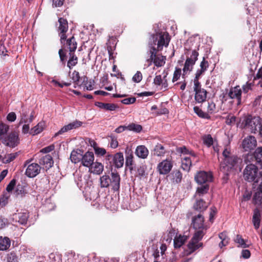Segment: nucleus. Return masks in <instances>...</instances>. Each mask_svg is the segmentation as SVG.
Masks as SVG:
<instances>
[{
  "label": "nucleus",
  "instance_id": "1",
  "mask_svg": "<svg viewBox=\"0 0 262 262\" xmlns=\"http://www.w3.org/2000/svg\"><path fill=\"white\" fill-rule=\"evenodd\" d=\"M260 123L261 119L259 117L247 115L240 118L239 121L237 123V126L252 133H255Z\"/></svg>",
  "mask_w": 262,
  "mask_h": 262
},
{
  "label": "nucleus",
  "instance_id": "2",
  "mask_svg": "<svg viewBox=\"0 0 262 262\" xmlns=\"http://www.w3.org/2000/svg\"><path fill=\"white\" fill-rule=\"evenodd\" d=\"M170 38L168 33L166 32H161L153 34L149 40L150 49L152 47L157 46L156 51L162 50L164 47H167L170 42Z\"/></svg>",
  "mask_w": 262,
  "mask_h": 262
},
{
  "label": "nucleus",
  "instance_id": "3",
  "mask_svg": "<svg viewBox=\"0 0 262 262\" xmlns=\"http://www.w3.org/2000/svg\"><path fill=\"white\" fill-rule=\"evenodd\" d=\"M224 157V161L221 162L220 169L224 172L229 171L232 169L240 160L237 156L232 155L229 148L226 147L223 152Z\"/></svg>",
  "mask_w": 262,
  "mask_h": 262
},
{
  "label": "nucleus",
  "instance_id": "4",
  "mask_svg": "<svg viewBox=\"0 0 262 262\" xmlns=\"http://www.w3.org/2000/svg\"><path fill=\"white\" fill-rule=\"evenodd\" d=\"M99 181L101 188H107L111 186L115 191L119 189L120 178L117 173L112 172L111 178L108 175H103L100 178Z\"/></svg>",
  "mask_w": 262,
  "mask_h": 262
},
{
  "label": "nucleus",
  "instance_id": "5",
  "mask_svg": "<svg viewBox=\"0 0 262 262\" xmlns=\"http://www.w3.org/2000/svg\"><path fill=\"white\" fill-rule=\"evenodd\" d=\"M155 47H152L149 51L148 52L150 55L149 58L146 60L147 64H145L144 68L148 67L150 66L153 62L156 67H160L163 66L165 63L166 56H163L161 54H157Z\"/></svg>",
  "mask_w": 262,
  "mask_h": 262
},
{
  "label": "nucleus",
  "instance_id": "6",
  "mask_svg": "<svg viewBox=\"0 0 262 262\" xmlns=\"http://www.w3.org/2000/svg\"><path fill=\"white\" fill-rule=\"evenodd\" d=\"M32 159L26 160L24 164L26 167L25 174L30 178H33L36 177L40 172V166L36 163H31Z\"/></svg>",
  "mask_w": 262,
  "mask_h": 262
},
{
  "label": "nucleus",
  "instance_id": "7",
  "mask_svg": "<svg viewBox=\"0 0 262 262\" xmlns=\"http://www.w3.org/2000/svg\"><path fill=\"white\" fill-rule=\"evenodd\" d=\"M203 236L204 235L202 232L195 231L191 241L187 245V247L189 250V254L193 253L199 248L203 247V243L200 242V241Z\"/></svg>",
  "mask_w": 262,
  "mask_h": 262
},
{
  "label": "nucleus",
  "instance_id": "8",
  "mask_svg": "<svg viewBox=\"0 0 262 262\" xmlns=\"http://www.w3.org/2000/svg\"><path fill=\"white\" fill-rule=\"evenodd\" d=\"M192 225L195 231L202 232L204 235L208 227L204 225V218L201 213L194 215L192 218Z\"/></svg>",
  "mask_w": 262,
  "mask_h": 262
},
{
  "label": "nucleus",
  "instance_id": "9",
  "mask_svg": "<svg viewBox=\"0 0 262 262\" xmlns=\"http://www.w3.org/2000/svg\"><path fill=\"white\" fill-rule=\"evenodd\" d=\"M198 56L199 53L196 50L191 51L190 56L187 58L183 69V76L192 70L193 66L198 60Z\"/></svg>",
  "mask_w": 262,
  "mask_h": 262
},
{
  "label": "nucleus",
  "instance_id": "10",
  "mask_svg": "<svg viewBox=\"0 0 262 262\" xmlns=\"http://www.w3.org/2000/svg\"><path fill=\"white\" fill-rule=\"evenodd\" d=\"M193 90L195 92V101L198 103L204 102L207 97V91L201 88V83L198 79H194Z\"/></svg>",
  "mask_w": 262,
  "mask_h": 262
},
{
  "label": "nucleus",
  "instance_id": "11",
  "mask_svg": "<svg viewBox=\"0 0 262 262\" xmlns=\"http://www.w3.org/2000/svg\"><path fill=\"white\" fill-rule=\"evenodd\" d=\"M2 143L7 146L14 148L19 143L18 134L16 132H12L4 138Z\"/></svg>",
  "mask_w": 262,
  "mask_h": 262
},
{
  "label": "nucleus",
  "instance_id": "12",
  "mask_svg": "<svg viewBox=\"0 0 262 262\" xmlns=\"http://www.w3.org/2000/svg\"><path fill=\"white\" fill-rule=\"evenodd\" d=\"M106 160L112 165H114L117 168H121L124 164V157L122 152H117L115 155H107Z\"/></svg>",
  "mask_w": 262,
  "mask_h": 262
},
{
  "label": "nucleus",
  "instance_id": "13",
  "mask_svg": "<svg viewBox=\"0 0 262 262\" xmlns=\"http://www.w3.org/2000/svg\"><path fill=\"white\" fill-rule=\"evenodd\" d=\"M58 24L57 31L60 37V42L63 43L67 37L66 33L69 29L68 23L66 19L61 17L58 19Z\"/></svg>",
  "mask_w": 262,
  "mask_h": 262
},
{
  "label": "nucleus",
  "instance_id": "14",
  "mask_svg": "<svg viewBox=\"0 0 262 262\" xmlns=\"http://www.w3.org/2000/svg\"><path fill=\"white\" fill-rule=\"evenodd\" d=\"M172 167V161L169 159H166L158 164L157 170L160 174L166 175L169 173Z\"/></svg>",
  "mask_w": 262,
  "mask_h": 262
},
{
  "label": "nucleus",
  "instance_id": "15",
  "mask_svg": "<svg viewBox=\"0 0 262 262\" xmlns=\"http://www.w3.org/2000/svg\"><path fill=\"white\" fill-rule=\"evenodd\" d=\"M257 145L255 137L250 135L245 138L242 141V147L245 151H249L254 149Z\"/></svg>",
  "mask_w": 262,
  "mask_h": 262
},
{
  "label": "nucleus",
  "instance_id": "16",
  "mask_svg": "<svg viewBox=\"0 0 262 262\" xmlns=\"http://www.w3.org/2000/svg\"><path fill=\"white\" fill-rule=\"evenodd\" d=\"M194 179L197 183L202 184L211 182L212 180V174L210 172L200 171L195 176Z\"/></svg>",
  "mask_w": 262,
  "mask_h": 262
},
{
  "label": "nucleus",
  "instance_id": "17",
  "mask_svg": "<svg viewBox=\"0 0 262 262\" xmlns=\"http://www.w3.org/2000/svg\"><path fill=\"white\" fill-rule=\"evenodd\" d=\"M168 73L165 70L163 71L162 75H156L154 79V83L161 87V89L166 90L168 87L167 79L166 78Z\"/></svg>",
  "mask_w": 262,
  "mask_h": 262
},
{
  "label": "nucleus",
  "instance_id": "18",
  "mask_svg": "<svg viewBox=\"0 0 262 262\" xmlns=\"http://www.w3.org/2000/svg\"><path fill=\"white\" fill-rule=\"evenodd\" d=\"M228 96L231 99L236 100L237 105L241 104L242 90L239 86H236L231 88L228 93Z\"/></svg>",
  "mask_w": 262,
  "mask_h": 262
},
{
  "label": "nucleus",
  "instance_id": "19",
  "mask_svg": "<svg viewBox=\"0 0 262 262\" xmlns=\"http://www.w3.org/2000/svg\"><path fill=\"white\" fill-rule=\"evenodd\" d=\"M94 155L93 152L87 151L82 155L81 164L83 166L89 167L94 162Z\"/></svg>",
  "mask_w": 262,
  "mask_h": 262
},
{
  "label": "nucleus",
  "instance_id": "20",
  "mask_svg": "<svg viewBox=\"0 0 262 262\" xmlns=\"http://www.w3.org/2000/svg\"><path fill=\"white\" fill-rule=\"evenodd\" d=\"M104 166L101 163L95 162L89 167V171L96 174H100L103 171Z\"/></svg>",
  "mask_w": 262,
  "mask_h": 262
},
{
  "label": "nucleus",
  "instance_id": "21",
  "mask_svg": "<svg viewBox=\"0 0 262 262\" xmlns=\"http://www.w3.org/2000/svg\"><path fill=\"white\" fill-rule=\"evenodd\" d=\"M83 151L80 149L73 150L70 155V159L75 164L81 162Z\"/></svg>",
  "mask_w": 262,
  "mask_h": 262
},
{
  "label": "nucleus",
  "instance_id": "22",
  "mask_svg": "<svg viewBox=\"0 0 262 262\" xmlns=\"http://www.w3.org/2000/svg\"><path fill=\"white\" fill-rule=\"evenodd\" d=\"M188 239V236L182 234H176L173 239L174 247L179 248L184 244Z\"/></svg>",
  "mask_w": 262,
  "mask_h": 262
},
{
  "label": "nucleus",
  "instance_id": "23",
  "mask_svg": "<svg viewBox=\"0 0 262 262\" xmlns=\"http://www.w3.org/2000/svg\"><path fill=\"white\" fill-rule=\"evenodd\" d=\"M136 156L141 159H146L149 154L148 149L144 145H139L135 150Z\"/></svg>",
  "mask_w": 262,
  "mask_h": 262
},
{
  "label": "nucleus",
  "instance_id": "24",
  "mask_svg": "<svg viewBox=\"0 0 262 262\" xmlns=\"http://www.w3.org/2000/svg\"><path fill=\"white\" fill-rule=\"evenodd\" d=\"M40 165H43L46 168L49 169L53 164L52 157L50 155H47L42 157L39 160Z\"/></svg>",
  "mask_w": 262,
  "mask_h": 262
},
{
  "label": "nucleus",
  "instance_id": "25",
  "mask_svg": "<svg viewBox=\"0 0 262 262\" xmlns=\"http://www.w3.org/2000/svg\"><path fill=\"white\" fill-rule=\"evenodd\" d=\"M208 67V62L205 60V57H203V59L200 63V69H198L195 73L194 79L199 80V77L207 70Z\"/></svg>",
  "mask_w": 262,
  "mask_h": 262
},
{
  "label": "nucleus",
  "instance_id": "26",
  "mask_svg": "<svg viewBox=\"0 0 262 262\" xmlns=\"http://www.w3.org/2000/svg\"><path fill=\"white\" fill-rule=\"evenodd\" d=\"M191 156H184L182 157L181 167L184 170L188 171L192 165V158Z\"/></svg>",
  "mask_w": 262,
  "mask_h": 262
},
{
  "label": "nucleus",
  "instance_id": "27",
  "mask_svg": "<svg viewBox=\"0 0 262 262\" xmlns=\"http://www.w3.org/2000/svg\"><path fill=\"white\" fill-rule=\"evenodd\" d=\"M208 207V205L203 200H197L193 205V208L195 210L201 213L205 211Z\"/></svg>",
  "mask_w": 262,
  "mask_h": 262
},
{
  "label": "nucleus",
  "instance_id": "28",
  "mask_svg": "<svg viewBox=\"0 0 262 262\" xmlns=\"http://www.w3.org/2000/svg\"><path fill=\"white\" fill-rule=\"evenodd\" d=\"M260 213L258 209H255L253 212L252 222L255 229H258L260 226Z\"/></svg>",
  "mask_w": 262,
  "mask_h": 262
},
{
  "label": "nucleus",
  "instance_id": "29",
  "mask_svg": "<svg viewBox=\"0 0 262 262\" xmlns=\"http://www.w3.org/2000/svg\"><path fill=\"white\" fill-rule=\"evenodd\" d=\"M11 245V241L8 237H0V250L6 251L8 250Z\"/></svg>",
  "mask_w": 262,
  "mask_h": 262
},
{
  "label": "nucleus",
  "instance_id": "30",
  "mask_svg": "<svg viewBox=\"0 0 262 262\" xmlns=\"http://www.w3.org/2000/svg\"><path fill=\"white\" fill-rule=\"evenodd\" d=\"M77 176H78V178H77L76 177H75V181L77 183L78 187H79L80 189L83 187L85 191H87L88 189H90L91 188L90 187H89V188H86L84 186V184L85 183V180L84 179H83L81 176H79V174H77ZM87 184L88 185H89L90 186H91L92 184V181H90V182H87Z\"/></svg>",
  "mask_w": 262,
  "mask_h": 262
},
{
  "label": "nucleus",
  "instance_id": "31",
  "mask_svg": "<svg viewBox=\"0 0 262 262\" xmlns=\"http://www.w3.org/2000/svg\"><path fill=\"white\" fill-rule=\"evenodd\" d=\"M166 153V150L163 145L157 144L154 149V155L158 157H163Z\"/></svg>",
  "mask_w": 262,
  "mask_h": 262
},
{
  "label": "nucleus",
  "instance_id": "32",
  "mask_svg": "<svg viewBox=\"0 0 262 262\" xmlns=\"http://www.w3.org/2000/svg\"><path fill=\"white\" fill-rule=\"evenodd\" d=\"M29 217L28 213L27 212H19L15 214V218L18 223L24 225L27 223Z\"/></svg>",
  "mask_w": 262,
  "mask_h": 262
},
{
  "label": "nucleus",
  "instance_id": "33",
  "mask_svg": "<svg viewBox=\"0 0 262 262\" xmlns=\"http://www.w3.org/2000/svg\"><path fill=\"white\" fill-rule=\"evenodd\" d=\"M171 181L173 183H179L182 179V174L179 170H174L171 173Z\"/></svg>",
  "mask_w": 262,
  "mask_h": 262
},
{
  "label": "nucleus",
  "instance_id": "34",
  "mask_svg": "<svg viewBox=\"0 0 262 262\" xmlns=\"http://www.w3.org/2000/svg\"><path fill=\"white\" fill-rule=\"evenodd\" d=\"M45 126V123L44 122H40L31 129L30 133L33 135H37L43 130Z\"/></svg>",
  "mask_w": 262,
  "mask_h": 262
},
{
  "label": "nucleus",
  "instance_id": "35",
  "mask_svg": "<svg viewBox=\"0 0 262 262\" xmlns=\"http://www.w3.org/2000/svg\"><path fill=\"white\" fill-rule=\"evenodd\" d=\"M69 55L70 57L67 63V66L70 69H71L73 67L77 64L78 62V58L74 53L70 52Z\"/></svg>",
  "mask_w": 262,
  "mask_h": 262
},
{
  "label": "nucleus",
  "instance_id": "36",
  "mask_svg": "<svg viewBox=\"0 0 262 262\" xmlns=\"http://www.w3.org/2000/svg\"><path fill=\"white\" fill-rule=\"evenodd\" d=\"M67 45L68 47L70 52H73L76 50L77 49V43L74 37L72 36L70 38L67 39Z\"/></svg>",
  "mask_w": 262,
  "mask_h": 262
},
{
  "label": "nucleus",
  "instance_id": "37",
  "mask_svg": "<svg viewBox=\"0 0 262 262\" xmlns=\"http://www.w3.org/2000/svg\"><path fill=\"white\" fill-rule=\"evenodd\" d=\"M18 155V152L7 154L5 155L3 158L2 157V159L1 161H2V162L5 164L9 163L13 161L17 157Z\"/></svg>",
  "mask_w": 262,
  "mask_h": 262
},
{
  "label": "nucleus",
  "instance_id": "38",
  "mask_svg": "<svg viewBox=\"0 0 262 262\" xmlns=\"http://www.w3.org/2000/svg\"><path fill=\"white\" fill-rule=\"evenodd\" d=\"M126 129L129 131H133L134 132L139 133H140L142 130V127L140 124L132 123L126 126Z\"/></svg>",
  "mask_w": 262,
  "mask_h": 262
},
{
  "label": "nucleus",
  "instance_id": "39",
  "mask_svg": "<svg viewBox=\"0 0 262 262\" xmlns=\"http://www.w3.org/2000/svg\"><path fill=\"white\" fill-rule=\"evenodd\" d=\"M125 164L127 166H130L133 164V151L130 149H127L125 151Z\"/></svg>",
  "mask_w": 262,
  "mask_h": 262
},
{
  "label": "nucleus",
  "instance_id": "40",
  "mask_svg": "<svg viewBox=\"0 0 262 262\" xmlns=\"http://www.w3.org/2000/svg\"><path fill=\"white\" fill-rule=\"evenodd\" d=\"M178 151H180L182 154H183L182 157L191 156L193 159L196 158L195 154L192 152V151H189L185 146H183L179 148Z\"/></svg>",
  "mask_w": 262,
  "mask_h": 262
},
{
  "label": "nucleus",
  "instance_id": "41",
  "mask_svg": "<svg viewBox=\"0 0 262 262\" xmlns=\"http://www.w3.org/2000/svg\"><path fill=\"white\" fill-rule=\"evenodd\" d=\"M253 155L257 162L261 163V166H262V146L257 147L255 149Z\"/></svg>",
  "mask_w": 262,
  "mask_h": 262
},
{
  "label": "nucleus",
  "instance_id": "42",
  "mask_svg": "<svg viewBox=\"0 0 262 262\" xmlns=\"http://www.w3.org/2000/svg\"><path fill=\"white\" fill-rule=\"evenodd\" d=\"M234 241L236 243L238 244V245L237 246L238 247H240L243 248L249 247V245L246 243L244 239L239 235H236V238L234 239Z\"/></svg>",
  "mask_w": 262,
  "mask_h": 262
},
{
  "label": "nucleus",
  "instance_id": "43",
  "mask_svg": "<svg viewBox=\"0 0 262 262\" xmlns=\"http://www.w3.org/2000/svg\"><path fill=\"white\" fill-rule=\"evenodd\" d=\"M208 190L209 185L207 184L199 187L197 189L195 193V196H196L197 195H199L200 196L203 195L206 193L208 192Z\"/></svg>",
  "mask_w": 262,
  "mask_h": 262
},
{
  "label": "nucleus",
  "instance_id": "44",
  "mask_svg": "<svg viewBox=\"0 0 262 262\" xmlns=\"http://www.w3.org/2000/svg\"><path fill=\"white\" fill-rule=\"evenodd\" d=\"M253 201L256 204L260 205L262 203V191L259 190L256 192L253 196Z\"/></svg>",
  "mask_w": 262,
  "mask_h": 262
},
{
  "label": "nucleus",
  "instance_id": "45",
  "mask_svg": "<svg viewBox=\"0 0 262 262\" xmlns=\"http://www.w3.org/2000/svg\"><path fill=\"white\" fill-rule=\"evenodd\" d=\"M203 143L208 147L213 144V140L210 135L205 136L203 138Z\"/></svg>",
  "mask_w": 262,
  "mask_h": 262
},
{
  "label": "nucleus",
  "instance_id": "46",
  "mask_svg": "<svg viewBox=\"0 0 262 262\" xmlns=\"http://www.w3.org/2000/svg\"><path fill=\"white\" fill-rule=\"evenodd\" d=\"M194 112L200 117L202 118H208L209 115L207 113L204 112L199 107L194 106L193 107Z\"/></svg>",
  "mask_w": 262,
  "mask_h": 262
},
{
  "label": "nucleus",
  "instance_id": "47",
  "mask_svg": "<svg viewBox=\"0 0 262 262\" xmlns=\"http://www.w3.org/2000/svg\"><path fill=\"white\" fill-rule=\"evenodd\" d=\"M118 107V106H117L115 104L104 103L103 110L107 111H113L117 109Z\"/></svg>",
  "mask_w": 262,
  "mask_h": 262
},
{
  "label": "nucleus",
  "instance_id": "48",
  "mask_svg": "<svg viewBox=\"0 0 262 262\" xmlns=\"http://www.w3.org/2000/svg\"><path fill=\"white\" fill-rule=\"evenodd\" d=\"M236 121V118L233 115H229L226 118V123L227 125H232L235 124Z\"/></svg>",
  "mask_w": 262,
  "mask_h": 262
},
{
  "label": "nucleus",
  "instance_id": "49",
  "mask_svg": "<svg viewBox=\"0 0 262 262\" xmlns=\"http://www.w3.org/2000/svg\"><path fill=\"white\" fill-rule=\"evenodd\" d=\"M28 119L27 117V113L26 112H23L20 114V121L19 122V125L21 124H26L28 123Z\"/></svg>",
  "mask_w": 262,
  "mask_h": 262
},
{
  "label": "nucleus",
  "instance_id": "50",
  "mask_svg": "<svg viewBox=\"0 0 262 262\" xmlns=\"http://www.w3.org/2000/svg\"><path fill=\"white\" fill-rule=\"evenodd\" d=\"M9 128V125L0 122V137L7 133Z\"/></svg>",
  "mask_w": 262,
  "mask_h": 262
},
{
  "label": "nucleus",
  "instance_id": "51",
  "mask_svg": "<svg viewBox=\"0 0 262 262\" xmlns=\"http://www.w3.org/2000/svg\"><path fill=\"white\" fill-rule=\"evenodd\" d=\"M181 75V69L180 68H176L173 73V76L172 80V82H174L175 81H177L179 79H180Z\"/></svg>",
  "mask_w": 262,
  "mask_h": 262
},
{
  "label": "nucleus",
  "instance_id": "52",
  "mask_svg": "<svg viewBox=\"0 0 262 262\" xmlns=\"http://www.w3.org/2000/svg\"><path fill=\"white\" fill-rule=\"evenodd\" d=\"M82 124V123L81 121L76 120V121H74L69 123L68 124V125H69L70 129L71 130L73 129H75V128H77L81 126Z\"/></svg>",
  "mask_w": 262,
  "mask_h": 262
},
{
  "label": "nucleus",
  "instance_id": "53",
  "mask_svg": "<svg viewBox=\"0 0 262 262\" xmlns=\"http://www.w3.org/2000/svg\"><path fill=\"white\" fill-rule=\"evenodd\" d=\"M94 151L96 155L98 156H104L106 154V151L103 148H101L99 147H94Z\"/></svg>",
  "mask_w": 262,
  "mask_h": 262
},
{
  "label": "nucleus",
  "instance_id": "54",
  "mask_svg": "<svg viewBox=\"0 0 262 262\" xmlns=\"http://www.w3.org/2000/svg\"><path fill=\"white\" fill-rule=\"evenodd\" d=\"M142 79V73L140 71H137V73L134 75L133 80L137 83L140 82Z\"/></svg>",
  "mask_w": 262,
  "mask_h": 262
},
{
  "label": "nucleus",
  "instance_id": "55",
  "mask_svg": "<svg viewBox=\"0 0 262 262\" xmlns=\"http://www.w3.org/2000/svg\"><path fill=\"white\" fill-rule=\"evenodd\" d=\"M8 262H18V257L15 253L11 252L8 255Z\"/></svg>",
  "mask_w": 262,
  "mask_h": 262
},
{
  "label": "nucleus",
  "instance_id": "56",
  "mask_svg": "<svg viewBox=\"0 0 262 262\" xmlns=\"http://www.w3.org/2000/svg\"><path fill=\"white\" fill-rule=\"evenodd\" d=\"M135 97H129L125 98L121 100V102L125 104H130L134 103L136 101Z\"/></svg>",
  "mask_w": 262,
  "mask_h": 262
},
{
  "label": "nucleus",
  "instance_id": "57",
  "mask_svg": "<svg viewBox=\"0 0 262 262\" xmlns=\"http://www.w3.org/2000/svg\"><path fill=\"white\" fill-rule=\"evenodd\" d=\"M87 80L88 78L86 77H83V82H85V81L86 82V83L85 84L86 89L89 91L92 90L93 89V82L91 81L88 82Z\"/></svg>",
  "mask_w": 262,
  "mask_h": 262
},
{
  "label": "nucleus",
  "instance_id": "58",
  "mask_svg": "<svg viewBox=\"0 0 262 262\" xmlns=\"http://www.w3.org/2000/svg\"><path fill=\"white\" fill-rule=\"evenodd\" d=\"M69 130H70V129L68 124L64 125L57 133H56L55 134V136H57L58 135L63 134V133H66Z\"/></svg>",
  "mask_w": 262,
  "mask_h": 262
},
{
  "label": "nucleus",
  "instance_id": "59",
  "mask_svg": "<svg viewBox=\"0 0 262 262\" xmlns=\"http://www.w3.org/2000/svg\"><path fill=\"white\" fill-rule=\"evenodd\" d=\"M16 119V115L15 113L11 112L7 116V120L11 122H14Z\"/></svg>",
  "mask_w": 262,
  "mask_h": 262
},
{
  "label": "nucleus",
  "instance_id": "60",
  "mask_svg": "<svg viewBox=\"0 0 262 262\" xmlns=\"http://www.w3.org/2000/svg\"><path fill=\"white\" fill-rule=\"evenodd\" d=\"M72 79L74 82H77L79 81L80 75L78 72L74 71L72 74Z\"/></svg>",
  "mask_w": 262,
  "mask_h": 262
},
{
  "label": "nucleus",
  "instance_id": "61",
  "mask_svg": "<svg viewBox=\"0 0 262 262\" xmlns=\"http://www.w3.org/2000/svg\"><path fill=\"white\" fill-rule=\"evenodd\" d=\"M215 109V104L213 102H208V112L212 114Z\"/></svg>",
  "mask_w": 262,
  "mask_h": 262
},
{
  "label": "nucleus",
  "instance_id": "62",
  "mask_svg": "<svg viewBox=\"0 0 262 262\" xmlns=\"http://www.w3.org/2000/svg\"><path fill=\"white\" fill-rule=\"evenodd\" d=\"M252 84L251 83H247L242 86L243 91L244 93H247L251 90Z\"/></svg>",
  "mask_w": 262,
  "mask_h": 262
},
{
  "label": "nucleus",
  "instance_id": "63",
  "mask_svg": "<svg viewBox=\"0 0 262 262\" xmlns=\"http://www.w3.org/2000/svg\"><path fill=\"white\" fill-rule=\"evenodd\" d=\"M15 185V180L13 179L10 181L9 184L7 185L6 189L8 192L11 191Z\"/></svg>",
  "mask_w": 262,
  "mask_h": 262
},
{
  "label": "nucleus",
  "instance_id": "64",
  "mask_svg": "<svg viewBox=\"0 0 262 262\" xmlns=\"http://www.w3.org/2000/svg\"><path fill=\"white\" fill-rule=\"evenodd\" d=\"M54 148V145H50L40 150V152L43 153H48L52 151Z\"/></svg>",
  "mask_w": 262,
  "mask_h": 262
}]
</instances>
